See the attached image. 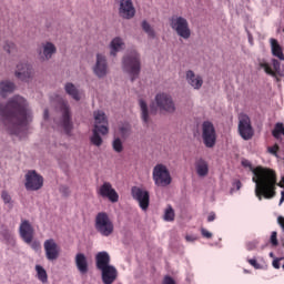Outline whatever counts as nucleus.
<instances>
[{"label":"nucleus","instance_id":"1","mask_svg":"<svg viewBox=\"0 0 284 284\" xmlns=\"http://www.w3.org/2000/svg\"><path fill=\"white\" fill-rule=\"evenodd\" d=\"M0 121L10 134L26 139L28 125L32 123V109L28 100L21 95H13L7 104L0 103Z\"/></svg>","mask_w":284,"mask_h":284},{"label":"nucleus","instance_id":"2","mask_svg":"<svg viewBox=\"0 0 284 284\" xmlns=\"http://www.w3.org/2000/svg\"><path fill=\"white\" fill-rule=\"evenodd\" d=\"M253 183H255V196L258 201L274 199L276 196V173L271 169L257 166L253 170Z\"/></svg>","mask_w":284,"mask_h":284},{"label":"nucleus","instance_id":"3","mask_svg":"<svg viewBox=\"0 0 284 284\" xmlns=\"http://www.w3.org/2000/svg\"><path fill=\"white\" fill-rule=\"evenodd\" d=\"M94 128L92 130V135L90 138V141L92 145H95V148H101L103 145V139L102 136H105L110 130L108 129V118L105 116V113L103 111H95L94 112Z\"/></svg>","mask_w":284,"mask_h":284},{"label":"nucleus","instance_id":"4","mask_svg":"<svg viewBox=\"0 0 284 284\" xmlns=\"http://www.w3.org/2000/svg\"><path fill=\"white\" fill-rule=\"evenodd\" d=\"M122 70L129 74L131 81H136L141 74V54L133 50L122 59Z\"/></svg>","mask_w":284,"mask_h":284},{"label":"nucleus","instance_id":"5","mask_svg":"<svg viewBox=\"0 0 284 284\" xmlns=\"http://www.w3.org/2000/svg\"><path fill=\"white\" fill-rule=\"evenodd\" d=\"M57 101L61 116L60 119L54 120V123L57 128H62L65 134H70V132H72V128H74V124L72 123V112L70 111V104L61 97H57Z\"/></svg>","mask_w":284,"mask_h":284},{"label":"nucleus","instance_id":"6","mask_svg":"<svg viewBox=\"0 0 284 284\" xmlns=\"http://www.w3.org/2000/svg\"><path fill=\"white\" fill-rule=\"evenodd\" d=\"M170 27L181 39L187 40L192 37L190 22L182 16H172L170 18Z\"/></svg>","mask_w":284,"mask_h":284},{"label":"nucleus","instance_id":"7","mask_svg":"<svg viewBox=\"0 0 284 284\" xmlns=\"http://www.w3.org/2000/svg\"><path fill=\"white\" fill-rule=\"evenodd\" d=\"M152 179L158 187H168L172 183L170 169L165 164L159 163L153 168Z\"/></svg>","mask_w":284,"mask_h":284},{"label":"nucleus","instance_id":"8","mask_svg":"<svg viewBox=\"0 0 284 284\" xmlns=\"http://www.w3.org/2000/svg\"><path fill=\"white\" fill-rule=\"evenodd\" d=\"M95 230L102 236H111L114 233V222L105 212H100L95 216Z\"/></svg>","mask_w":284,"mask_h":284},{"label":"nucleus","instance_id":"9","mask_svg":"<svg viewBox=\"0 0 284 284\" xmlns=\"http://www.w3.org/2000/svg\"><path fill=\"white\" fill-rule=\"evenodd\" d=\"M155 105L162 112H168V114H174L176 112V104L174 99L170 93L160 92L155 95Z\"/></svg>","mask_w":284,"mask_h":284},{"label":"nucleus","instance_id":"10","mask_svg":"<svg viewBox=\"0 0 284 284\" xmlns=\"http://www.w3.org/2000/svg\"><path fill=\"white\" fill-rule=\"evenodd\" d=\"M24 187L28 192H37L43 187V178L34 170H29L24 175Z\"/></svg>","mask_w":284,"mask_h":284},{"label":"nucleus","instance_id":"11","mask_svg":"<svg viewBox=\"0 0 284 284\" xmlns=\"http://www.w3.org/2000/svg\"><path fill=\"white\" fill-rule=\"evenodd\" d=\"M202 141L205 148H214L216 145V128L211 121L202 123Z\"/></svg>","mask_w":284,"mask_h":284},{"label":"nucleus","instance_id":"12","mask_svg":"<svg viewBox=\"0 0 284 284\" xmlns=\"http://www.w3.org/2000/svg\"><path fill=\"white\" fill-rule=\"evenodd\" d=\"M239 133L244 141H250L254 136V129L252 128V120L247 114L239 115Z\"/></svg>","mask_w":284,"mask_h":284},{"label":"nucleus","instance_id":"13","mask_svg":"<svg viewBox=\"0 0 284 284\" xmlns=\"http://www.w3.org/2000/svg\"><path fill=\"white\" fill-rule=\"evenodd\" d=\"M93 74L98 77V79H105L110 73V67L108 65V58L102 53H98L95 55V63L92 67Z\"/></svg>","mask_w":284,"mask_h":284},{"label":"nucleus","instance_id":"14","mask_svg":"<svg viewBox=\"0 0 284 284\" xmlns=\"http://www.w3.org/2000/svg\"><path fill=\"white\" fill-rule=\"evenodd\" d=\"M44 254L47 261L54 263L61 256V246L54 241V239L45 240L43 243Z\"/></svg>","mask_w":284,"mask_h":284},{"label":"nucleus","instance_id":"15","mask_svg":"<svg viewBox=\"0 0 284 284\" xmlns=\"http://www.w3.org/2000/svg\"><path fill=\"white\" fill-rule=\"evenodd\" d=\"M131 193L133 199L138 201L141 210L145 212L148 207H150V192L139 186H133L131 190Z\"/></svg>","mask_w":284,"mask_h":284},{"label":"nucleus","instance_id":"16","mask_svg":"<svg viewBox=\"0 0 284 284\" xmlns=\"http://www.w3.org/2000/svg\"><path fill=\"white\" fill-rule=\"evenodd\" d=\"M38 59L40 61H50L57 54V45L52 42H43L38 49Z\"/></svg>","mask_w":284,"mask_h":284},{"label":"nucleus","instance_id":"17","mask_svg":"<svg viewBox=\"0 0 284 284\" xmlns=\"http://www.w3.org/2000/svg\"><path fill=\"white\" fill-rule=\"evenodd\" d=\"M19 234L22 241L27 244L32 243L34 240V227L28 220H22L19 226Z\"/></svg>","mask_w":284,"mask_h":284},{"label":"nucleus","instance_id":"18","mask_svg":"<svg viewBox=\"0 0 284 284\" xmlns=\"http://www.w3.org/2000/svg\"><path fill=\"white\" fill-rule=\"evenodd\" d=\"M98 194L102 196V199H109L111 203H118L119 202V193H116V190L112 187V184L110 182H104L99 191Z\"/></svg>","mask_w":284,"mask_h":284},{"label":"nucleus","instance_id":"19","mask_svg":"<svg viewBox=\"0 0 284 284\" xmlns=\"http://www.w3.org/2000/svg\"><path fill=\"white\" fill-rule=\"evenodd\" d=\"M185 81L187 83V85H190V88H192V90H201V88H203V75H201L200 73H196L192 70H187L185 72Z\"/></svg>","mask_w":284,"mask_h":284},{"label":"nucleus","instance_id":"20","mask_svg":"<svg viewBox=\"0 0 284 284\" xmlns=\"http://www.w3.org/2000/svg\"><path fill=\"white\" fill-rule=\"evenodd\" d=\"M260 68L264 70L266 74H270L271 77H275L276 74H281V62L276 59L271 60L270 62L263 60L260 62Z\"/></svg>","mask_w":284,"mask_h":284},{"label":"nucleus","instance_id":"21","mask_svg":"<svg viewBox=\"0 0 284 284\" xmlns=\"http://www.w3.org/2000/svg\"><path fill=\"white\" fill-rule=\"evenodd\" d=\"M119 14L122 19H133L134 14H136V9H134L132 0L120 1Z\"/></svg>","mask_w":284,"mask_h":284},{"label":"nucleus","instance_id":"22","mask_svg":"<svg viewBox=\"0 0 284 284\" xmlns=\"http://www.w3.org/2000/svg\"><path fill=\"white\" fill-rule=\"evenodd\" d=\"M14 74L20 81H28V79H32V65L28 62H19Z\"/></svg>","mask_w":284,"mask_h":284},{"label":"nucleus","instance_id":"23","mask_svg":"<svg viewBox=\"0 0 284 284\" xmlns=\"http://www.w3.org/2000/svg\"><path fill=\"white\" fill-rule=\"evenodd\" d=\"M100 272L102 276V283L104 284L114 283V281H116V276H119V272L116 271V267H114L113 265L100 268Z\"/></svg>","mask_w":284,"mask_h":284},{"label":"nucleus","instance_id":"24","mask_svg":"<svg viewBox=\"0 0 284 284\" xmlns=\"http://www.w3.org/2000/svg\"><path fill=\"white\" fill-rule=\"evenodd\" d=\"M194 168L197 176L200 179H205L210 174V163L206 162L203 158H196L194 162Z\"/></svg>","mask_w":284,"mask_h":284},{"label":"nucleus","instance_id":"25","mask_svg":"<svg viewBox=\"0 0 284 284\" xmlns=\"http://www.w3.org/2000/svg\"><path fill=\"white\" fill-rule=\"evenodd\" d=\"M64 92L73 99V101H81L83 99L84 94L82 90H79L77 85H74L72 82H68L64 84Z\"/></svg>","mask_w":284,"mask_h":284},{"label":"nucleus","instance_id":"26","mask_svg":"<svg viewBox=\"0 0 284 284\" xmlns=\"http://www.w3.org/2000/svg\"><path fill=\"white\" fill-rule=\"evenodd\" d=\"M75 267L80 274H88V257L83 253H78L74 258Z\"/></svg>","mask_w":284,"mask_h":284},{"label":"nucleus","instance_id":"27","mask_svg":"<svg viewBox=\"0 0 284 284\" xmlns=\"http://www.w3.org/2000/svg\"><path fill=\"white\" fill-rule=\"evenodd\" d=\"M95 265L98 270L110 267V254L105 251L99 252L95 255Z\"/></svg>","mask_w":284,"mask_h":284},{"label":"nucleus","instance_id":"28","mask_svg":"<svg viewBox=\"0 0 284 284\" xmlns=\"http://www.w3.org/2000/svg\"><path fill=\"white\" fill-rule=\"evenodd\" d=\"M14 90H17V85L14 84V82L10 80H3L0 82V97H2L3 99H6V97H8L9 94H12Z\"/></svg>","mask_w":284,"mask_h":284},{"label":"nucleus","instance_id":"29","mask_svg":"<svg viewBox=\"0 0 284 284\" xmlns=\"http://www.w3.org/2000/svg\"><path fill=\"white\" fill-rule=\"evenodd\" d=\"M271 52L280 61H284L283 47L278 43V40L271 38L270 39Z\"/></svg>","mask_w":284,"mask_h":284},{"label":"nucleus","instance_id":"30","mask_svg":"<svg viewBox=\"0 0 284 284\" xmlns=\"http://www.w3.org/2000/svg\"><path fill=\"white\" fill-rule=\"evenodd\" d=\"M121 50H125V42L121 38L116 37L110 43L111 57H115L118 52H121Z\"/></svg>","mask_w":284,"mask_h":284},{"label":"nucleus","instance_id":"31","mask_svg":"<svg viewBox=\"0 0 284 284\" xmlns=\"http://www.w3.org/2000/svg\"><path fill=\"white\" fill-rule=\"evenodd\" d=\"M140 111H141V119L144 125H150V108H148V102L145 100H139Z\"/></svg>","mask_w":284,"mask_h":284},{"label":"nucleus","instance_id":"32","mask_svg":"<svg viewBox=\"0 0 284 284\" xmlns=\"http://www.w3.org/2000/svg\"><path fill=\"white\" fill-rule=\"evenodd\" d=\"M142 30L148 34L149 39H156V32L145 20L142 22Z\"/></svg>","mask_w":284,"mask_h":284},{"label":"nucleus","instance_id":"33","mask_svg":"<svg viewBox=\"0 0 284 284\" xmlns=\"http://www.w3.org/2000/svg\"><path fill=\"white\" fill-rule=\"evenodd\" d=\"M36 272L41 283H48V272H45V268H43V266L36 265Z\"/></svg>","mask_w":284,"mask_h":284},{"label":"nucleus","instance_id":"34","mask_svg":"<svg viewBox=\"0 0 284 284\" xmlns=\"http://www.w3.org/2000/svg\"><path fill=\"white\" fill-rule=\"evenodd\" d=\"M1 199L4 205L9 207V210H12V207H14V202L12 201V196L10 195V193H8V191H2Z\"/></svg>","mask_w":284,"mask_h":284},{"label":"nucleus","instance_id":"35","mask_svg":"<svg viewBox=\"0 0 284 284\" xmlns=\"http://www.w3.org/2000/svg\"><path fill=\"white\" fill-rule=\"evenodd\" d=\"M119 132L123 139H128L132 134V125L124 123L119 128Z\"/></svg>","mask_w":284,"mask_h":284},{"label":"nucleus","instance_id":"36","mask_svg":"<svg viewBox=\"0 0 284 284\" xmlns=\"http://www.w3.org/2000/svg\"><path fill=\"white\" fill-rule=\"evenodd\" d=\"M272 134L274 139H281V136H284V125L281 122H277L275 124V128L272 131Z\"/></svg>","mask_w":284,"mask_h":284},{"label":"nucleus","instance_id":"37","mask_svg":"<svg viewBox=\"0 0 284 284\" xmlns=\"http://www.w3.org/2000/svg\"><path fill=\"white\" fill-rule=\"evenodd\" d=\"M2 48L8 54H13V52H17V44H14L12 41H4Z\"/></svg>","mask_w":284,"mask_h":284},{"label":"nucleus","instance_id":"38","mask_svg":"<svg viewBox=\"0 0 284 284\" xmlns=\"http://www.w3.org/2000/svg\"><path fill=\"white\" fill-rule=\"evenodd\" d=\"M112 148L114 152L121 153L123 152V141L120 138H115L112 142Z\"/></svg>","mask_w":284,"mask_h":284},{"label":"nucleus","instance_id":"39","mask_svg":"<svg viewBox=\"0 0 284 284\" xmlns=\"http://www.w3.org/2000/svg\"><path fill=\"white\" fill-rule=\"evenodd\" d=\"M164 221H174V209H172V206H169L165 211H164Z\"/></svg>","mask_w":284,"mask_h":284},{"label":"nucleus","instance_id":"40","mask_svg":"<svg viewBox=\"0 0 284 284\" xmlns=\"http://www.w3.org/2000/svg\"><path fill=\"white\" fill-rule=\"evenodd\" d=\"M277 236H278V233H276V231H273L271 233L270 242H271L272 247L278 246V239H277Z\"/></svg>","mask_w":284,"mask_h":284},{"label":"nucleus","instance_id":"41","mask_svg":"<svg viewBox=\"0 0 284 284\" xmlns=\"http://www.w3.org/2000/svg\"><path fill=\"white\" fill-rule=\"evenodd\" d=\"M242 185L243 184L241 183V180H234L233 187L231 189V194H234V190H236V192H239V190H241Z\"/></svg>","mask_w":284,"mask_h":284},{"label":"nucleus","instance_id":"42","mask_svg":"<svg viewBox=\"0 0 284 284\" xmlns=\"http://www.w3.org/2000/svg\"><path fill=\"white\" fill-rule=\"evenodd\" d=\"M30 247L34 250V252H39L41 250V243L39 241H32L29 243Z\"/></svg>","mask_w":284,"mask_h":284},{"label":"nucleus","instance_id":"43","mask_svg":"<svg viewBox=\"0 0 284 284\" xmlns=\"http://www.w3.org/2000/svg\"><path fill=\"white\" fill-rule=\"evenodd\" d=\"M250 265H252V267H254L255 270H262L263 266H261V264H258V262L256 261V258H251L248 260Z\"/></svg>","mask_w":284,"mask_h":284},{"label":"nucleus","instance_id":"44","mask_svg":"<svg viewBox=\"0 0 284 284\" xmlns=\"http://www.w3.org/2000/svg\"><path fill=\"white\" fill-rule=\"evenodd\" d=\"M281 261H284V258H283V257H280V258H274V260H273L272 265H273V267H274L275 270H281Z\"/></svg>","mask_w":284,"mask_h":284},{"label":"nucleus","instance_id":"45","mask_svg":"<svg viewBox=\"0 0 284 284\" xmlns=\"http://www.w3.org/2000/svg\"><path fill=\"white\" fill-rule=\"evenodd\" d=\"M50 119V113L48 112V110H44L43 112V122H42V125L44 128H48V120Z\"/></svg>","mask_w":284,"mask_h":284},{"label":"nucleus","instance_id":"46","mask_svg":"<svg viewBox=\"0 0 284 284\" xmlns=\"http://www.w3.org/2000/svg\"><path fill=\"white\" fill-rule=\"evenodd\" d=\"M60 192L63 196H70V187L65 185L60 186Z\"/></svg>","mask_w":284,"mask_h":284},{"label":"nucleus","instance_id":"47","mask_svg":"<svg viewBox=\"0 0 284 284\" xmlns=\"http://www.w3.org/2000/svg\"><path fill=\"white\" fill-rule=\"evenodd\" d=\"M267 150L270 154H273L274 156H276V153L278 152V145L275 144L273 146H270Z\"/></svg>","mask_w":284,"mask_h":284},{"label":"nucleus","instance_id":"48","mask_svg":"<svg viewBox=\"0 0 284 284\" xmlns=\"http://www.w3.org/2000/svg\"><path fill=\"white\" fill-rule=\"evenodd\" d=\"M258 243H256V242H248L247 244H246V248H247V251L248 252H252V250H256V245H257Z\"/></svg>","mask_w":284,"mask_h":284},{"label":"nucleus","instance_id":"49","mask_svg":"<svg viewBox=\"0 0 284 284\" xmlns=\"http://www.w3.org/2000/svg\"><path fill=\"white\" fill-rule=\"evenodd\" d=\"M201 234L204 236V239H212V233L205 229L201 230Z\"/></svg>","mask_w":284,"mask_h":284},{"label":"nucleus","instance_id":"50","mask_svg":"<svg viewBox=\"0 0 284 284\" xmlns=\"http://www.w3.org/2000/svg\"><path fill=\"white\" fill-rule=\"evenodd\" d=\"M163 284H176V282L171 276H165L163 280Z\"/></svg>","mask_w":284,"mask_h":284},{"label":"nucleus","instance_id":"51","mask_svg":"<svg viewBox=\"0 0 284 284\" xmlns=\"http://www.w3.org/2000/svg\"><path fill=\"white\" fill-rule=\"evenodd\" d=\"M185 241H187V243H194V241H196V236L195 235H186Z\"/></svg>","mask_w":284,"mask_h":284},{"label":"nucleus","instance_id":"52","mask_svg":"<svg viewBox=\"0 0 284 284\" xmlns=\"http://www.w3.org/2000/svg\"><path fill=\"white\" fill-rule=\"evenodd\" d=\"M215 220H216V214L210 213L209 216H207L209 223H212V221H215Z\"/></svg>","mask_w":284,"mask_h":284},{"label":"nucleus","instance_id":"53","mask_svg":"<svg viewBox=\"0 0 284 284\" xmlns=\"http://www.w3.org/2000/svg\"><path fill=\"white\" fill-rule=\"evenodd\" d=\"M242 163H243V165H245L246 168H247V165H250V162H248V161H243Z\"/></svg>","mask_w":284,"mask_h":284},{"label":"nucleus","instance_id":"54","mask_svg":"<svg viewBox=\"0 0 284 284\" xmlns=\"http://www.w3.org/2000/svg\"><path fill=\"white\" fill-rule=\"evenodd\" d=\"M282 183H284V176L282 178ZM282 183L278 184L280 187H283V184H282Z\"/></svg>","mask_w":284,"mask_h":284},{"label":"nucleus","instance_id":"55","mask_svg":"<svg viewBox=\"0 0 284 284\" xmlns=\"http://www.w3.org/2000/svg\"><path fill=\"white\" fill-rule=\"evenodd\" d=\"M271 258H274V253H270Z\"/></svg>","mask_w":284,"mask_h":284},{"label":"nucleus","instance_id":"56","mask_svg":"<svg viewBox=\"0 0 284 284\" xmlns=\"http://www.w3.org/2000/svg\"><path fill=\"white\" fill-rule=\"evenodd\" d=\"M7 236H10V233H7Z\"/></svg>","mask_w":284,"mask_h":284}]
</instances>
